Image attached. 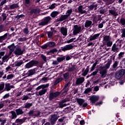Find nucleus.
Returning <instances> with one entry per match:
<instances>
[{"mask_svg":"<svg viewBox=\"0 0 125 125\" xmlns=\"http://www.w3.org/2000/svg\"><path fill=\"white\" fill-rule=\"evenodd\" d=\"M10 113L12 114V119L13 120L17 118V114L14 111H11Z\"/></svg>","mask_w":125,"mask_h":125,"instance_id":"41","label":"nucleus"},{"mask_svg":"<svg viewBox=\"0 0 125 125\" xmlns=\"http://www.w3.org/2000/svg\"><path fill=\"white\" fill-rule=\"evenodd\" d=\"M1 16L3 18L2 21H5V20H6V18H7V16H6V14L2 13Z\"/></svg>","mask_w":125,"mask_h":125,"instance_id":"60","label":"nucleus"},{"mask_svg":"<svg viewBox=\"0 0 125 125\" xmlns=\"http://www.w3.org/2000/svg\"><path fill=\"white\" fill-rule=\"evenodd\" d=\"M56 7V3H54L51 5H49V9H54V8Z\"/></svg>","mask_w":125,"mask_h":125,"instance_id":"56","label":"nucleus"},{"mask_svg":"<svg viewBox=\"0 0 125 125\" xmlns=\"http://www.w3.org/2000/svg\"><path fill=\"white\" fill-rule=\"evenodd\" d=\"M119 23H120V24H121V25L122 26H125V18H122L120 19V21Z\"/></svg>","mask_w":125,"mask_h":125,"instance_id":"54","label":"nucleus"},{"mask_svg":"<svg viewBox=\"0 0 125 125\" xmlns=\"http://www.w3.org/2000/svg\"><path fill=\"white\" fill-rule=\"evenodd\" d=\"M11 88H14V86L11 85L10 83H5L4 90L0 92V93H2V92H4V91H10Z\"/></svg>","mask_w":125,"mask_h":125,"instance_id":"10","label":"nucleus"},{"mask_svg":"<svg viewBox=\"0 0 125 125\" xmlns=\"http://www.w3.org/2000/svg\"><path fill=\"white\" fill-rule=\"evenodd\" d=\"M105 22V21H103L101 23L99 24L98 25V28L99 29H102L103 28V24H104Z\"/></svg>","mask_w":125,"mask_h":125,"instance_id":"62","label":"nucleus"},{"mask_svg":"<svg viewBox=\"0 0 125 125\" xmlns=\"http://www.w3.org/2000/svg\"><path fill=\"white\" fill-rule=\"evenodd\" d=\"M121 49L120 48L117 47L116 46V44H113V45L112 46V51H113L114 52H119L120 51Z\"/></svg>","mask_w":125,"mask_h":125,"instance_id":"30","label":"nucleus"},{"mask_svg":"<svg viewBox=\"0 0 125 125\" xmlns=\"http://www.w3.org/2000/svg\"><path fill=\"white\" fill-rule=\"evenodd\" d=\"M32 106H33V103H25V106L23 107V108L30 109Z\"/></svg>","mask_w":125,"mask_h":125,"instance_id":"40","label":"nucleus"},{"mask_svg":"<svg viewBox=\"0 0 125 125\" xmlns=\"http://www.w3.org/2000/svg\"><path fill=\"white\" fill-rule=\"evenodd\" d=\"M43 81L44 82H45V81H47V77H43L42 78L41 80H40L39 82H38L36 84H35V85H39L41 83V81Z\"/></svg>","mask_w":125,"mask_h":125,"instance_id":"53","label":"nucleus"},{"mask_svg":"<svg viewBox=\"0 0 125 125\" xmlns=\"http://www.w3.org/2000/svg\"><path fill=\"white\" fill-rule=\"evenodd\" d=\"M65 102H66L65 100H62L61 103H59V108H63V107H65V106H66Z\"/></svg>","mask_w":125,"mask_h":125,"instance_id":"36","label":"nucleus"},{"mask_svg":"<svg viewBox=\"0 0 125 125\" xmlns=\"http://www.w3.org/2000/svg\"><path fill=\"white\" fill-rule=\"evenodd\" d=\"M104 42H109L110 41V36H105L104 37Z\"/></svg>","mask_w":125,"mask_h":125,"instance_id":"58","label":"nucleus"},{"mask_svg":"<svg viewBox=\"0 0 125 125\" xmlns=\"http://www.w3.org/2000/svg\"><path fill=\"white\" fill-rule=\"evenodd\" d=\"M92 25V21L89 20H86L84 23L85 28H89Z\"/></svg>","mask_w":125,"mask_h":125,"instance_id":"26","label":"nucleus"},{"mask_svg":"<svg viewBox=\"0 0 125 125\" xmlns=\"http://www.w3.org/2000/svg\"><path fill=\"white\" fill-rule=\"evenodd\" d=\"M69 75H70V74H69V72H66L63 74V79L65 80V81H67V80L69 79Z\"/></svg>","mask_w":125,"mask_h":125,"instance_id":"45","label":"nucleus"},{"mask_svg":"<svg viewBox=\"0 0 125 125\" xmlns=\"http://www.w3.org/2000/svg\"><path fill=\"white\" fill-rule=\"evenodd\" d=\"M100 97L98 95H92L90 97V101L92 104H95L99 100Z\"/></svg>","mask_w":125,"mask_h":125,"instance_id":"11","label":"nucleus"},{"mask_svg":"<svg viewBox=\"0 0 125 125\" xmlns=\"http://www.w3.org/2000/svg\"><path fill=\"white\" fill-rule=\"evenodd\" d=\"M4 102L7 103V101H3L0 102V109H2L3 107H4Z\"/></svg>","mask_w":125,"mask_h":125,"instance_id":"51","label":"nucleus"},{"mask_svg":"<svg viewBox=\"0 0 125 125\" xmlns=\"http://www.w3.org/2000/svg\"><path fill=\"white\" fill-rule=\"evenodd\" d=\"M23 64V61L20 60V61H16L12 64L13 68L14 67H20L21 65Z\"/></svg>","mask_w":125,"mask_h":125,"instance_id":"17","label":"nucleus"},{"mask_svg":"<svg viewBox=\"0 0 125 125\" xmlns=\"http://www.w3.org/2000/svg\"><path fill=\"white\" fill-rule=\"evenodd\" d=\"M84 82V77H79L77 79L76 85H81Z\"/></svg>","mask_w":125,"mask_h":125,"instance_id":"15","label":"nucleus"},{"mask_svg":"<svg viewBox=\"0 0 125 125\" xmlns=\"http://www.w3.org/2000/svg\"><path fill=\"white\" fill-rule=\"evenodd\" d=\"M63 87H64V88H67V89H69V87H70V82H68L67 83L65 84Z\"/></svg>","mask_w":125,"mask_h":125,"instance_id":"64","label":"nucleus"},{"mask_svg":"<svg viewBox=\"0 0 125 125\" xmlns=\"http://www.w3.org/2000/svg\"><path fill=\"white\" fill-rule=\"evenodd\" d=\"M14 78V74H8L7 76H6V74H4V76L2 77L3 80H12Z\"/></svg>","mask_w":125,"mask_h":125,"instance_id":"19","label":"nucleus"},{"mask_svg":"<svg viewBox=\"0 0 125 125\" xmlns=\"http://www.w3.org/2000/svg\"><path fill=\"white\" fill-rule=\"evenodd\" d=\"M40 10L38 8L36 9H32L29 12L30 15H33V14H37V13H39Z\"/></svg>","mask_w":125,"mask_h":125,"instance_id":"31","label":"nucleus"},{"mask_svg":"<svg viewBox=\"0 0 125 125\" xmlns=\"http://www.w3.org/2000/svg\"><path fill=\"white\" fill-rule=\"evenodd\" d=\"M69 72H73L76 70V65H72V67H69L68 69Z\"/></svg>","mask_w":125,"mask_h":125,"instance_id":"49","label":"nucleus"},{"mask_svg":"<svg viewBox=\"0 0 125 125\" xmlns=\"http://www.w3.org/2000/svg\"><path fill=\"white\" fill-rule=\"evenodd\" d=\"M66 59V57L63 56L62 57H59L57 58V60L59 63H61L62 61H64Z\"/></svg>","mask_w":125,"mask_h":125,"instance_id":"43","label":"nucleus"},{"mask_svg":"<svg viewBox=\"0 0 125 125\" xmlns=\"http://www.w3.org/2000/svg\"><path fill=\"white\" fill-rule=\"evenodd\" d=\"M125 74V70L124 69H120L116 71L115 77L117 80H122V78Z\"/></svg>","mask_w":125,"mask_h":125,"instance_id":"5","label":"nucleus"},{"mask_svg":"<svg viewBox=\"0 0 125 125\" xmlns=\"http://www.w3.org/2000/svg\"><path fill=\"white\" fill-rule=\"evenodd\" d=\"M56 52H58V50L56 48H54L47 52V55H52L55 54Z\"/></svg>","mask_w":125,"mask_h":125,"instance_id":"21","label":"nucleus"},{"mask_svg":"<svg viewBox=\"0 0 125 125\" xmlns=\"http://www.w3.org/2000/svg\"><path fill=\"white\" fill-rule=\"evenodd\" d=\"M69 17V15H62L59 19H57V22H60L66 20Z\"/></svg>","mask_w":125,"mask_h":125,"instance_id":"18","label":"nucleus"},{"mask_svg":"<svg viewBox=\"0 0 125 125\" xmlns=\"http://www.w3.org/2000/svg\"><path fill=\"white\" fill-rule=\"evenodd\" d=\"M108 12L109 14H111V15H116V8H113L111 10H109Z\"/></svg>","mask_w":125,"mask_h":125,"instance_id":"39","label":"nucleus"},{"mask_svg":"<svg viewBox=\"0 0 125 125\" xmlns=\"http://www.w3.org/2000/svg\"><path fill=\"white\" fill-rule=\"evenodd\" d=\"M4 31H6L5 30V28H4V25L2 24L0 25V33H2V32H4Z\"/></svg>","mask_w":125,"mask_h":125,"instance_id":"52","label":"nucleus"},{"mask_svg":"<svg viewBox=\"0 0 125 125\" xmlns=\"http://www.w3.org/2000/svg\"><path fill=\"white\" fill-rule=\"evenodd\" d=\"M36 69L37 68H33V69L29 70L27 72L28 77H30V76H33V75H34V74H35V73H36Z\"/></svg>","mask_w":125,"mask_h":125,"instance_id":"33","label":"nucleus"},{"mask_svg":"<svg viewBox=\"0 0 125 125\" xmlns=\"http://www.w3.org/2000/svg\"><path fill=\"white\" fill-rule=\"evenodd\" d=\"M15 112L17 116H20V115H23V114H24V112L23 111V109L21 108L16 109L15 110Z\"/></svg>","mask_w":125,"mask_h":125,"instance_id":"25","label":"nucleus"},{"mask_svg":"<svg viewBox=\"0 0 125 125\" xmlns=\"http://www.w3.org/2000/svg\"><path fill=\"white\" fill-rule=\"evenodd\" d=\"M100 74L101 75V78L104 79V78H105L106 76H107V70L104 69L103 70H100Z\"/></svg>","mask_w":125,"mask_h":125,"instance_id":"24","label":"nucleus"},{"mask_svg":"<svg viewBox=\"0 0 125 125\" xmlns=\"http://www.w3.org/2000/svg\"><path fill=\"white\" fill-rule=\"evenodd\" d=\"M68 91H69V89L64 87H63L62 89L61 90V92L62 95H66Z\"/></svg>","mask_w":125,"mask_h":125,"instance_id":"37","label":"nucleus"},{"mask_svg":"<svg viewBox=\"0 0 125 125\" xmlns=\"http://www.w3.org/2000/svg\"><path fill=\"white\" fill-rule=\"evenodd\" d=\"M31 0H24V5L25 6H29L31 5Z\"/></svg>","mask_w":125,"mask_h":125,"instance_id":"47","label":"nucleus"},{"mask_svg":"<svg viewBox=\"0 0 125 125\" xmlns=\"http://www.w3.org/2000/svg\"><path fill=\"white\" fill-rule=\"evenodd\" d=\"M4 83L2 82L1 83H0V92H1V91H3V90H4Z\"/></svg>","mask_w":125,"mask_h":125,"instance_id":"46","label":"nucleus"},{"mask_svg":"<svg viewBox=\"0 0 125 125\" xmlns=\"http://www.w3.org/2000/svg\"><path fill=\"white\" fill-rule=\"evenodd\" d=\"M77 103L80 106H82L83 103H84V100L83 99H78L77 100Z\"/></svg>","mask_w":125,"mask_h":125,"instance_id":"44","label":"nucleus"},{"mask_svg":"<svg viewBox=\"0 0 125 125\" xmlns=\"http://www.w3.org/2000/svg\"><path fill=\"white\" fill-rule=\"evenodd\" d=\"M28 99H30V97H29L28 95H24L23 97L21 98V100L23 101L28 100Z\"/></svg>","mask_w":125,"mask_h":125,"instance_id":"59","label":"nucleus"},{"mask_svg":"<svg viewBox=\"0 0 125 125\" xmlns=\"http://www.w3.org/2000/svg\"><path fill=\"white\" fill-rule=\"evenodd\" d=\"M56 46V43L54 42L49 41L41 46L42 49H46L47 47L52 48Z\"/></svg>","mask_w":125,"mask_h":125,"instance_id":"4","label":"nucleus"},{"mask_svg":"<svg viewBox=\"0 0 125 125\" xmlns=\"http://www.w3.org/2000/svg\"><path fill=\"white\" fill-rule=\"evenodd\" d=\"M88 72H89V67L87 66L85 70H84V68H83L82 70V72L83 73L82 74V76H83V77H85V76L88 74Z\"/></svg>","mask_w":125,"mask_h":125,"instance_id":"22","label":"nucleus"},{"mask_svg":"<svg viewBox=\"0 0 125 125\" xmlns=\"http://www.w3.org/2000/svg\"><path fill=\"white\" fill-rule=\"evenodd\" d=\"M23 32L24 33V34L28 35V34H29V29L27 27H26L23 29Z\"/></svg>","mask_w":125,"mask_h":125,"instance_id":"61","label":"nucleus"},{"mask_svg":"<svg viewBox=\"0 0 125 125\" xmlns=\"http://www.w3.org/2000/svg\"><path fill=\"white\" fill-rule=\"evenodd\" d=\"M60 95V92H53L52 90L49 91V100L51 101L53 99H55L58 96Z\"/></svg>","mask_w":125,"mask_h":125,"instance_id":"7","label":"nucleus"},{"mask_svg":"<svg viewBox=\"0 0 125 125\" xmlns=\"http://www.w3.org/2000/svg\"><path fill=\"white\" fill-rule=\"evenodd\" d=\"M9 57L7 55V54H6L2 58V62H7L8 60H9Z\"/></svg>","mask_w":125,"mask_h":125,"instance_id":"38","label":"nucleus"},{"mask_svg":"<svg viewBox=\"0 0 125 125\" xmlns=\"http://www.w3.org/2000/svg\"><path fill=\"white\" fill-rule=\"evenodd\" d=\"M39 61L32 60L24 65L25 69H30L33 67H36L39 65Z\"/></svg>","mask_w":125,"mask_h":125,"instance_id":"2","label":"nucleus"},{"mask_svg":"<svg viewBox=\"0 0 125 125\" xmlns=\"http://www.w3.org/2000/svg\"><path fill=\"white\" fill-rule=\"evenodd\" d=\"M47 36H48V38H49V39H51L52 37H53V32L52 31H47Z\"/></svg>","mask_w":125,"mask_h":125,"instance_id":"50","label":"nucleus"},{"mask_svg":"<svg viewBox=\"0 0 125 125\" xmlns=\"http://www.w3.org/2000/svg\"><path fill=\"white\" fill-rule=\"evenodd\" d=\"M50 124L51 125H54L56 124L57 120H58V118L60 117L58 114H52L50 115Z\"/></svg>","mask_w":125,"mask_h":125,"instance_id":"9","label":"nucleus"},{"mask_svg":"<svg viewBox=\"0 0 125 125\" xmlns=\"http://www.w3.org/2000/svg\"><path fill=\"white\" fill-rule=\"evenodd\" d=\"M119 63H120V62L118 61H116L114 62V63L111 66V68L110 69V71H112L113 72L117 71V69L119 68V67H118V66H119Z\"/></svg>","mask_w":125,"mask_h":125,"instance_id":"13","label":"nucleus"},{"mask_svg":"<svg viewBox=\"0 0 125 125\" xmlns=\"http://www.w3.org/2000/svg\"><path fill=\"white\" fill-rule=\"evenodd\" d=\"M48 86H49V83L43 84L37 87L36 89V90H40V89H42H42H44V88H47Z\"/></svg>","mask_w":125,"mask_h":125,"instance_id":"20","label":"nucleus"},{"mask_svg":"<svg viewBox=\"0 0 125 125\" xmlns=\"http://www.w3.org/2000/svg\"><path fill=\"white\" fill-rule=\"evenodd\" d=\"M92 90V89H91V88H87L84 91V94H87L88 93H89V92H91V91Z\"/></svg>","mask_w":125,"mask_h":125,"instance_id":"55","label":"nucleus"},{"mask_svg":"<svg viewBox=\"0 0 125 125\" xmlns=\"http://www.w3.org/2000/svg\"><path fill=\"white\" fill-rule=\"evenodd\" d=\"M59 13V12L54 11L51 13L50 16L52 17V18H55V17H56V16H57Z\"/></svg>","mask_w":125,"mask_h":125,"instance_id":"34","label":"nucleus"},{"mask_svg":"<svg viewBox=\"0 0 125 125\" xmlns=\"http://www.w3.org/2000/svg\"><path fill=\"white\" fill-rule=\"evenodd\" d=\"M122 34L121 35L120 39L121 40H118L114 44H116V46L118 47L120 49H121V47H122V45L124 44V42L125 39V28H123L122 30Z\"/></svg>","mask_w":125,"mask_h":125,"instance_id":"1","label":"nucleus"},{"mask_svg":"<svg viewBox=\"0 0 125 125\" xmlns=\"http://www.w3.org/2000/svg\"><path fill=\"white\" fill-rule=\"evenodd\" d=\"M99 36H100V33L91 35L88 40H89V42H92V41H95V40H98V38H99Z\"/></svg>","mask_w":125,"mask_h":125,"instance_id":"14","label":"nucleus"},{"mask_svg":"<svg viewBox=\"0 0 125 125\" xmlns=\"http://www.w3.org/2000/svg\"><path fill=\"white\" fill-rule=\"evenodd\" d=\"M83 5H80L78 7V11L81 14H84L86 13V11L83 10Z\"/></svg>","mask_w":125,"mask_h":125,"instance_id":"27","label":"nucleus"},{"mask_svg":"<svg viewBox=\"0 0 125 125\" xmlns=\"http://www.w3.org/2000/svg\"><path fill=\"white\" fill-rule=\"evenodd\" d=\"M8 48L11 51H14L15 50V48H16V46H15V44L14 43H13L11 45L8 46Z\"/></svg>","mask_w":125,"mask_h":125,"instance_id":"32","label":"nucleus"},{"mask_svg":"<svg viewBox=\"0 0 125 125\" xmlns=\"http://www.w3.org/2000/svg\"><path fill=\"white\" fill-rule=\"evenodd\" d=\"M19 7V5L17 3L12 4L10 6V9H15V8H18Z\"/></svg>","mask_w":125,"mask_h":125,"instance_id":"42","label":"nucleus"},{"mask_svg":"<svg viewBox=\"0 0 125 125\" xmlns=\"http://www.w3.org/2000/svg\"><path fill=\"white\" fill-rule=\"evenodd\" d=\"M51 20H52V19L50 16L45 17L42 20V21L39 23V25L42 26H47V25H48L51 22Z\"/></svg>","mask_w":125,"mask_h":125,"instance_id":"3","label":"nucleus"},{"mask_svg":"<svg viewBox=\"0 0 125 125\" xmlns=\"http://www.w3.org/2000/svg\"><path fill=\"white\" fill-rule=\"evenodd\" d=\"M75 47V46L73 45V44H69L64 46L63 47H61V49H59L58 50V52H61V51H67V50H71V49H73Z\"/></svg>","mask_w":125,"mask_h":125,"instance_id":"8","label":"nucleus"},{"mask_svg":"<svg viewBox=\"0 0 125 125\" xmlns=\"http://www.w3.org/2000/svg\"><path fill=\"white\" fill-rule=\"evenodd\" d=\"M47 91V89H42V90H40L39 92V94L40 96H42V95H43V94H45V93Z\"/></svg>","mask_w":125,"mask_h":125,"instance_id":"35","label":"nucleus"},{"mask_svg":"<svg viewBox=\"0 0 125 125\" xmlns=\"http://www.w3.org/2000/svg\"><path fill=\"white\" fill-rule=\"evenodd\" d=\"M28 115L29 117H35V111L33 110H30Z\"/></svg>","mask_w":125,"mask_h":125,"instance_id":"48","label":"nucleus"},{"mask_svg":"<svg viewBox=\"0 0 125 125\" xmlns=\"http://www.w3.org/2000/svg\"><path fill=\"white\" fill-rule=\"evenodd\" d=\"M115 57H116V56H112L110 57V59L107 60V62L105 66L106 69H109V68H110V66H111V64H112L113 60H115Z\"/></svg>","mask_w":125,"mask_h":125,"instance_id":"12","label":"nucleus"},{"mask_svg":"<svg viewBox=\"0 0 125 125\" xmlns=\"http://www.w3.org/2000/svg\"><path fill=\"white\" fill-rule=\"evenodd\" d=\"M61 31L63 36H66L67 35V33L68 32V30L67 28L63 27H61Z\"/></svg>","mask_w":125,"mask_h":125,"instance_id":"29","label":"nucleus"},{"mask_svg":"<svg viewBox=\"0 0 125 125\" xmlns=\"http://www.w3.org/2000/svg\"><path fill=\"white\" fill-rule=\"evenodd\" d=\"M26 120H27V118L24 117L22 119H17L16 120V124H17V125H22V124H24L25 122L26 121Z\"/></svg>","mask_w":125,"mask_h":125,"instance_id":"16","label":"nucleus"},{"mask_svg":"<svg viewBox=\"0 0 125 125\" xmlns=\"http://www.w3.org/2000/svg\"><path fill=\"white\" fill-rule=\"evenodd\" d=\"M9 35L8 32L5 33L4 35L0 36V42H2L3 41H5L7 39V36Z\"/></svg>","mask_w":125,"mask_h":125,"instance_id":"23","label":"nucleus"},{"mask_svg":"<svg viewBox=\"0 0 125 125\" xmlns=\"http://www.w3.org/2000/svg\"><path fill=\"white\" fill-rule=\"evenodd\" d=\"M98 71L99 69H96V71L93 72L91 74H92V76H93L94 77H95V76H96V75H97V73H98Z\"/></svg>","mask_w":125,"mask_h":125,"instance_id":"63","label":"nucleus"},{"mask_svg":"<svg viewBox=\"0 0 125 125\" xmlns=\"http://www.w3.org/2000/svg\"><path fill=\"white\" fill-rule=\"evenodd\" d=\"M124 55H125V52H121L118 55L119 59H121L124 57Z\"/></svg>","mask_w":125,"mask_h":125,"instance_id":"57","label":"nucleus"},{"mask_svg":"<svg viewBox=\"0 0 125 125\" xmlns=\"http://www.w3.org/2000/svg\"><path fill=\"white\" fill-rule=\"evenodd\" d=\"M84 29V27L82 28V26L78 25H75L74 26V30L73 32V36H76V35H78V34H80Z\"/></svg>","mask_w":125,"mask_h":125,"instance_id":"6","label":"nucleus"},{"mask_svg":"<svg viewBox=\"0 0 125 125\" xmlns=\"http://www.w3.org/2000/svg\"><path fill=\"white\" fill-rule=\"evenodd\" d=\"M15 54H16V55H22L21 47H18L16 48L15 51Z\"/></svg>","mask_w":125,"mask_h":125,"instance_id":"28","label":"nucleus"}]
</instances>
